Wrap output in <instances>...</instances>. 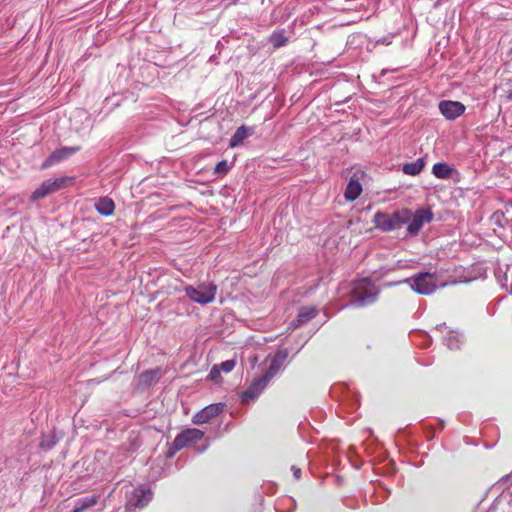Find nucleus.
Listing matches in <instances>:
<instances>
[{"instance_id": "obj_1", "label": "nucleus", "mask_w": 512, "mask_h": 512, "mask_svg": "<svg viewBox=\"0 0 512 512\" xmlns=\"http://www.w3.org/2000/svg\"><path fill=\"white\" fill-rule=\"evenodd\" d=\"M379 291L368 278L356 281L351 289V300L347 306L365 307L373 304Z\"/></svg>"}, {"instance_id": "obj_2", "label": "nucleus", "mask_w": 512, "mask_h": 512, "mask_svg": "<svg viewBox=\"0 0 512 512\" xmlns=\"http://www.w3.org/2000/svg\"><path fill=\"white\" fill-rule=\"evenodd\" d=\"M408 209L395 211L392 214L378 211L373 217L374 226L383 231L389 232L402 227L408 220Z\"/></svg>"}, {"instance_id": "obj_3", "label": "nucleus", "mask_w": 512, "mask_h": 512, "mask_svg": "<svg viewBox=\"0 0 512 512\" xmlns=\"http://www.w3.org/2000/svg\"><path fill=\"white\" fill-rule=\"evenodd\" d=\"M410 288L420 295H431L437 289V279L435 274L429 272H419L410 278L404 280Z\"/></svg>"}, {"instance_id": "obj_4", "label": "nucleus", "mask_w": 512, "mask_h": 512, "mask_svg": "<svg viewBox=\"0 0 512 512\" xmlns=\"http://www.w3.org/2000/svg\"><path fill=\"white\" fill-rule=\"evenodd\" d=\"M186 296L193 302L205 305L211 303L215 299L217 287L214 284H202L198 287L191 285L185 286Z\"/></svg>"}, {"instance_id": "obj_5", "label": "nucleus", "mask_w": 512, "mask_h": 512, "mask_svg": "<svg viewBox=\"0 0 512 512\" xmlns=\"http://www.w3.org/2000/svg\"><path fill=\"white\" fill-rule=\"evenodd\" d=\"M72 178L70 177H59L55 179H47L42 184L33 191L31 195V200L36 201L47 197L48 195L60 191L66 188L70 183H72Z\"/></svg>"}, {"instance_id": "obj_6", "label": "nucleus", "mask_w": 512, "mask_h": 512, "mask_svg": "<svg viewBox=\"0 0 512 512\" xmlns=\"http://www.w3.org/2000/svg\"><path fill=\"white\" fill-rule=\"evenodd\" d=\"M407 232L410 235H417L425 223H430L433 220V213L430 209H418L412 213L408 209Z\"/></svg>"}, {"instance_id": "obj_7", "label": "nucleus", "mask_w": 512, "mask_h": 512, "mask_svg": "<svg viewBox=\"0 0 512 512\" xmlns=\"http://www.w3.org/2000/svg\"><path fill=\"white\" fill-rule=\"evenodd\" d=\"M204 437V432L196 428H188L180 432L174 439L171 454L179 451L189 445L200 441Z\"/></svg>"}, {"instance_id": "obj_8", "label": "nucleus", "mask_w": 512, "mask_h": 512, "mask_svg": "<svg viewBox=\"0 0 512 512\" xmlns=\"http://www.w3.org/2000/svg\"><path fill=\"white\" fill-rule=\"evenodd\" d=\"M78 151H80L79 146L61 147L59 149H56L41 164V169L42 170L48 169L51 166H54L64 160L70 158L72 155H74Z\"/></svg>"}, {"instance_id": "obj_9", "label": "nucleus", "mask_w": 512, "mask_h": 512, "mask_svg": "<svg viewBox=\"0 0 512 512\" xmlns=\"http://www.w3.org/2000/svg\"><path fill=\"white\" fill-rule=\"evenodd\" d=\"M151 500V492L144 489H135L126 501V510L135 512L137 509L145 507Z\"/></svg>"}, {"instance_id": "obj_10", "label": "nucleus", "mask_w": 512, "mask_h": 512, "mask_svg": "<svg viewBox=\"0 0 512 512\" xmlns=\"http://www.w3.org/2000/svg\"><path fill=\"white\" fill-rule=\"evenodd\" d=\"M223 408V403L207 405L192 417V422L196 425L207 423L212 418L218 416L223 411Z\"/></svg>"}, {"instance_id": "obj_11", "label": "nucleus", "mask_w": 512, "mask_h": 512, "mask_svg": "<svg viewBox=\"0 0 512 512\" xmlns=\"http://www.w3.org/2000/svg\"><path fill=\"white\" fill-rule=\"evenodd\" d=\"M441 114L448 120H455L465 112V106L458 101L443 100L439 103Z\"/></svg>"}, {"instance_id": "obj_12", "label": "nucleus", "mask_w": 512, "mask_h": 512, "mask_svg": "<svg viewBox=\"0 0 512 512\" xmlns=\"http://www.w3.org/2000/svg\"><path fill=\"white\" fill-rule=\"evenodd\" d=\"M317 313H318V310L315 307H312V306L300 307L298 310L297 316L295 317V319H293L290 322L289 328L292 330L299 328L303 324H305V323L309 322L310 320H312L313 318H315Z\"/></svg>"}, {"instance_id": "obj_13", "label": "nucleus", "mask_w": 512, "mask_h": 512, "mask_svg": "<svg viewBox=\"0 0 512 512\" xmlns=\"http://www.w3.org/2000/svg\"><path fill=\"white\" fill-rule=\"evenodd\" d=\"M270 381L264 376L261 375L258 378H255L249 387L243 392L242 398L243 400H254L259 394L263 391V389L268 385Z\"/></svg>"}, {"instance_id": "obj_14", "label": "nucleus", "mask_w": 512, "mask_h": 512, "mask_svg": "<svg viewBox=\"0 0 512 512\" xmlns=\"http://www.w3.org/2000/svg\"><path fill=\"white\" fill-rule=\"evenodd\" d=\"M361 193H362V185H361L357 175L354 174L350 178V180L346 186V189L344 192V198L349 202H353L360 196Z\"/></svg>"}, {"instance_id": "obj_15", "label": "nucleus", "mask_w": 512, "mask_h": 512, "mask_svg": "<svg viewBox=\"0 0 512 512\" xmlns=\"http://www.w3.org/2000/svg\"><path fill=\"white\" fill-rule=\"evenodd\" d=\"M160 378L159 369L145 370L138 376V387L145 389L156 384Z\"/></svg>"}, {"instance_id": "obj_16", "label": "nucleus", "mask_w": 512, "mask_h": 512, "mask_svg": "<svg viewBox=\"0 0 512 512\" xmlns=\"http://www.w3.org/2000/svg\"><path fill=\"white\" fill-rule=\"evenodd\" d=\"M254 133V127H248L242 125L236 129L234 134L230 138L229 147L235 148L240 146L245 139Z\"/></svg>"}, {"instance_id": "obj_17", "label": "nucleus", "mask_w": 512, "mask_h": 512, "mask_svg": "<svg viewBox=\"0 0 512 512\" xmlns=\"http://www.w3.org/2000/svg\"><path fill=\"white\" fill-rule=\"evenodd\" d=\"M100 500V495H91L75 500L74 508L71 512H85L92 509Z\"/></svg>"}, {"instance_id": "obj_18", "label": "nucleus", "mask_w": 512, "mask_h": 512, "mask_svg": "<svg viewBox=\"0 0 512 512\" xmlns=\"http://www.w3.org/2000/svg\"><path fill=\"white\" fill-rule=\"evenodd\" d=\"M96 211L103 216H110L114 213L115 204L109 197H101L95 204Z\"/></svg>"}, {"instance_id": "obj_19", "label": "nucleus", "mask_w": 512, "mask_h": 512, "mask_svg": "<svg viewBox=\"0 0 512 512\" xmlns=\"http://www.w3.org/2000/svg\"><path fill=\"white\" fill-rule=\"evenodd\" d=\"M454 171V168L445 162H438L432 167V173L438 179H449Z\"/></svg>"}, {"instance_id": "obj_20", "label": "nucleus", "mask_w": 512, "mask_h": 512, "mask_svg": "<svg viewBox=\"0 0 512 512\" xmlns=\"http://www.w3.org/2000/svg\"><path fill=\"white\" fill-rule=\"evenodd\" d=\"M59 440L60 439L56 432L54 430L50 431L48 434H43L41 436L39 448L43 451H50L58 444Z\"/></svg>"}, {"instance_id": "obj_21", "label": "nucleus", "mask_w": 512, "mask_h": 512, "mask_svg": "<svg viewBox=\"0 0 512 512\" xmlns=\"http://www.w3.org/2000/svg\"><path fill=\"white\" fill-rule=\"evenodd\" d=\"M425 167L424 158H418L414 162L406 163L402 167V171L406 175L416 176L421 173L423 168Z\"/></svg>"}, {"instance_id": "obj_22", "label": "nucleus", "mask_w": 512, "mask_h": 512, "mask_svg": "<svg viewBox=\"0 0 512 512\" xmlns=\"http://www.w3.org/2000/svg\"><path fill=\"white\" fill-rule=\"evenodd\" d=\"M269 41L274 48H280L287 44L288 38L286 37L284 30H278L271 34Z\"/></svg>"}, {"instance_id": "obj_23", "label": "nucleus", "mask_w": 512, "mask_h": 512, "mask_svg": "<svg viewBox=\"0 0 512 512\" xmlns=\"http://www.w3.org/2000/svg\"><path fill=\"white\" fill-rule=\"evenodd\" d=\"M444 344L449 349H457L459 348V334L455 331H448L447 335L444 337Z\"/></svg>"}, {"instance_id": "obj_24", "label": "nucleus", "mask_w": 512, "mask_h": 512, "mask_svg": "<svg viewBox=\"0 0 512 512\" xmlns=\"http://www.w3.org/2000/svg\"><path fill=\"white\" fill-rule=\"evenodd\" d=\"M288 356L287 351H278L270 362V365L280 370Z\"/></svg>"}, {"instance_id": "obj_25", "label": "nucleus", "mask_w": 512, "mask_h": 512, "mask_svg": "<svg viewBox=\"0 0 512 512\" xmlns=\"http://www.w3.org/2000/svg\"><path fill=\"white\" fill-rule=\"evenodd\" d=\"M231 169V165L228 163L227 160H222L218 162L214 168V173L218 175H225L229 172Z\"/></svg>"}, {"instance_id": "obj_26", "label": "nucleus", "mask_w": 512, "mask_h": 512, "mask_svg": "<svg viewBox=\"0 0 512 512\" xmlns=\"http://www.w3.org/2000/svg\"><path fill=\"white\" fill-rule=\"evenodd\" d=\"M235 365H236V361L230 359V360H226V361L222 362L220 364V367L223 372L229 373L235 368Z\"/></svg>"}, {"instance_id": "obj_27", "label": "nucleus", "mask_w": 512, "mask_h": 512, "mask_svg": "<svg viewBox=\"0 0 512 512\" xmlns=\"http://www.w3.org/2000/svg\"><path fill=\"white\" fill-rule=\"evenodd\" d=\"M278 369L269 365L268 369L266 370V372L263 374L269 381L272 380V378L278 373Z\"/></svg>"}, {"instance_id": "obj_28", "label": "nucleus", "mask_w": 512, "mask_h": 512, "mask_svg": "<svg viewBox=\"0 0 512 512\" xmlns=\"http://www.w3.org/2000/svg\"><path fill=\"white\" fill-rule=\"evenodd\" d=\"M291 470H292V472H293L294 477H295L297 480H299V479H300V477H301V469H300V468H298V467H296V466H292V467H291Z\"/></svg>"}, {"instance_id": "obj_29", "label": "nucleus", "mask_w": 512, "mask_h": 512, "mask_svg": "<svg viewBox=\"0 0 512 512\" xmlns=\"http://www.w3.org/2000/svg\"><path fill=\"white\" fill-rule=\"evenodd\" d=\"M216 374H218V370L216 369V366H214L211 371H210V376L211 378H214V376H216Z\"/></svg>"}, {"instance_id": "obj_30", "label": "nucleus", "mask_w": 512, "mask_h": 512, "mask_svg": "<svg viewBox=\"0 0 512 512\" xmlns=\"http://www.w3.org/2000/svg\"><path fill=\"white\" fill-rule=\"evenodd\" d=\"M216 374H218V370L216 369V366H214L211 371H210V376L211 378H214V376H216Z\"/></svg>"}, {"instance_id": "obj_31", "label": "nucleus", "mask_w": 512, "mask_h": 512, "mask_svg": "<svg viewBox=\"0 0 512 512\" xmlns=\"http://www.w3.org/2000/svg\"><path fill=\"white\" fill-rule=\"evenodd\" d=\"M447 326L445 323H442V324H439L436 326V329L439 330V331H443L444 329H446Z\"/></svg>"}, {"instance_id": "obj_32", "label": "nucleus", "mask_w": 512, "mask_h": 512, "mask_svg": "<svg viewBox=\"0 0 512 512\" xmlns=\"http://www.w3.org/2000/svg\"><path fill=\"white\" fill-rule=\"evenodd\" d=\"M503 216H504V215H503V213H499V212H495V213L493 214V217H494V218H496L497 220H499V218H500V217H503Z\"/></svg>"}, {"instance_id": "obj_33", "label": "nucleus", "mask_w": 512, "mask_h": 512, "mask_svg": "<svg viewBox=\"0 0 512 512\" xmlns=\"http://www.w3.org/2000/svg\"><path fill=\"white\" fill-rule=\"evenodd\" d=\"M506 211L509 212V209H512V203H509L505 206Z\"/></svg>"}]
</instances>
